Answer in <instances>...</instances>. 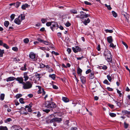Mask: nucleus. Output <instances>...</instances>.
I'll use <instances>...</instances> for the list:
<instances>
[{
	"label": "nucleus",
	"instance_id": "nucleus-63",
	"mask_svg": "<svg viewBox=\"0 0 130 130\" xmlns=\"http://www.w3.org/2000/svg\"><path fill=\"white\" fill-rule=\"evenodd\" d=\"M97 49L98 51H100L101 49L100 48V44H98V46L97 47Z\"/></svg>",
	"mask_w": 130,
	"mask_h": 130
},
{
	"label": "nucleus",
	"instance_id": "nucleus-17",
	"mask_svg": "<svg viewBox=\"0 0 130 130\" xmlns=\"http://www.w3.org/2000/svg\"><path fill=\"white\" fill-rule=\"evenodd\" d=\"M29 7V5H28L27 4H25L22 6L21 8L22 9L25 10L26 9V8H28Z\"/></svg>",
	"mask_w": 130,
	"mask_h": 130
},
{
	"label": "nucleus",
	"instance_id": "nucleus-53",
	"mask_svg": "<svg viewBox=\"0 0 130 130\" xmlns=\"http://www.w3.org/2000/svg\"><path fill=\"white\" fill-rule=\"evenodd\" d=\"M113 16H117V13L114 11H112V12Z\"/></svg>",
	"mask_w": 130,
	"mask_h": 130
},
{
	"label": "nucleus",
	"instance_id": "nucleus-35",
	"mask_svg": "<svg viewBox=\"0 0 130 130\" xmlns=\"http://www.w3.org/2000/svg\"><path fill=\"white\" fill-rule=\"evenodd\" d=\"M53 21L48 22L46 23V25L47 26H49L51 25Z\"/></svg>",
	"mask_w": 130,
	"mask_h": 130
},
{
	"label": "nucleus",
	"instance_id": "nucleus-36",
	"mask_svg": "<svg viewBox=\"0 0 130 130\" xmlns=\"http://www.w3.org/2000/svg\"><path fill=\"white\" fill-rule=\"evenodd\" d=\"M105 31L106 33L109 32L110 33H112L113 32V31L112 30H109L108 29H106L105 30Z\"/></svg>",
	"mask_w": 130,
	"mask_h": 130
},
{
	"label": "nucleus",
	"instance_id": "nucleus-56",
	"mask_svg": "<svg viewBox=\"0 0 130 130\" xmlns=\"http://www.w3.org/2000/svg\"><path fill=\"white\" fill-rule=\"evenodd\" d=\"M71 130H77V128L76 127H72L71 128Z\"/></svg>",
	"mask_w": 130,
	"mask_h": 130
},
{
	"label": "nucleus",
	"instance_id": "nucleus-25",
	"mask_svg": "<svg viewBox=\"0 0 130 130\" xmlns=\"http://www.w3.org/2000/svg\"><path fill=\"white\" fill-rule=\"evenodd\" d=\"M5 96L4 94H1L0 96V99L2 101L4 99Z\"/></svg>",
	"mask_w": 130,
	"mask_h": 130
},
{
	"label": "nucleus",
	"instance_id": "nucleus-51",
	"mask_svg": "<svg viewBox=\"0 0 130 130\" xmlns=\"http://www.w3.org/2000/svg\"><path fill=\"white\" fill-rule=\"evenodd\" d=\"M47 19H42L41 21L42 23H44L46 21Z\"/></svg>",
	"mask_w": 130,
	"mask_h": 130
},
{
	"label": "nucleus",
	"instance_id": "nucleus-62",
	"mask_svg": "<svg viewBox=\"0 0 130 130\" xmlns=\"http://www.w3.org/2000/svg\"><path fill=\"white\" fill-rule=\"evenodd\" d=\"M91 70L90 69H88L87 71H86V73L87 74L89 73L90 72H91Z\"/></svg>",
	"mask_w": 130,
	"mask_h": 130
},
{
	"label": "nucleus",
	"instance_id": "nucleus-50",
	"mask_svg": "<svg viewBox=\"0 0 130 130\" xmlns=\"http://www.w3.org/2000/svg\"><path fill=\"white\" fill-rule=\"evenodd\" d=\"M43 43L46 45H48L50 44L49 42L46 41H44Z\"/></svg>",
	"mask_w": 130,
	"mask_h": 130
},
{
	"label": "nucleus",
	"instance_id": "nucleus-2",
	"mask_svg": "<svg viewBox=\"0 0 130 130\" xmlns=\"http://www.w3.org/2000/svg\"><path fill=\"white\" fill-rule=\"evenodd\" d=\"M104 55L107 61L108 62L112 63V56L110 51L107 50H106L104 52Z\"/></svg>",
	"mask_w": 130,
	"mask_h": 130
},
{
	"label": "nucleus",
	"instance_id": "nucleus-18",
	"mask_svg": "<svg viewBox=\"0 0 130 130\" xmlns=\"http://www.w3.org/2000/svg\"><path fill=\"white\" fill-rule=\"evenodd\" d=\"M15 78L14 77H10L7 78L6 81L7 82H8L9 81L13 80L15 79Z\"/></svg>",
	"mask_w": 130,
	"mask_h": 130
},
{
	"label": "nucleus",
	"instance_id": "nucleus-42",
	"mask_svg": "<svg viewBox=\"0 0 130 130\" xmlns=\"http://www.w3.org/2000/svg\"><path fill=\"white\" fill-rule=\"evenodd\" d=\"M101 68L104 70H106L107 68V66L106 65H103L101 67Z\"/></svg>",
	"mask_w": 130,
	"mask_h": 130
},
{
	"label": "nucleus",
	"instance_id": "nucleus-26",
	"mask_svg": "<svg viewBox=\"0 0 130 130\" xmlns=\"http://www.w3.org/2000/svg\"><path fill=\"white\" fill-rule=\"evenodd\" d=\"M21 3V2H17L16 3H15V4L14 6L17 8H18Z\"/></svg>",
	"mask_w": 130,
	"mask_h": 130
},
{
	"label": "nucleus",
	"instance_id": "nucleus-19",
	"mask_svg": "<svg viewBox=\"0 0 130 130\" xmlns=\"http://www.w3.org/2000/svg\"><path fill=\"white\" fill-rule=\"evenodd\" d=\"M56 76V75L54 74H50L49 75V77H50L53 80H54L55 79Z\"/></svg>",
	"mask_w": 130,
	"mask_h": 130
},
{
	"label": "nucleus",
	"instance_id": "nucleus-55",
	"mask_svg": "<svg viewBox=\"0 0 130 130\" xmlns=\"http://www.w3.org/2000/svg\"><path fill=\"white\" fill-rule=\"evenodd\" d=\"M37 40L39 41V42H41V43H43V42L44 40H43L41 39L40 38H38L37 39Z\"/></svg>",
	"mask_w": 130,
	"mask_h": 130
},
{
	"label": "nucleus",
	"instance_id": "nucleus-23",
	"mask_svg": "<svg viewBox=\"0 0 130 130\" xmlns=\"http://www.w3.org/2000/svg\"><path fill=\"white\" fill-rule=\"evenodd\" d=\"M62 120V119L61 118H55V122H57L58 123H59Z\"/></svg>",
	"mask_w": 130,
	"mask_h": 130
},
{
	"label": "nucleus",
	"instance_id": "nucleus-41",
	"mask_svg": "<svg viewBox=\"0 0 130 130\" xmlns=\"http://www.w3.org/2000/svg\"><path fill=\"white\" fill-rule=\"evenodd\" d=\"M3 46L4 47H5L7 49H8L9 48V46L6 43H4Z\"/></svg>",
	"mask_w": 130,
	"mask_h": 130
},
{
	"label": "nucleus",
	"instance_id": "nucleus-38",
	"mask_svg": "<svg viewBox=\"0 0 130 130\" xmlns=\"http://www.w3.org/2000/svg\"><path fill=\"white\" fill-rule=\"evenodd\" d=\"M71 25V23H70L68 21H67L66 24H65V25L67 27H69Z\"/></svg>",
	"mask_w": 130,
	"mask_h": 130
},
{
	"label": "nucleus",
	"instance_id": "nucleus-10",
	"mask_svg": "<svg viewBox=\"0 0 130 130\" xmlns=\"http://www.w3.org/2000/svg\"><path fill=\"white\" fill-rule=\"evenodd\" d=\"M36 56L35 54L32 52H30L29 55V57L32 59H35L36 57Z\"/></svg>",
	"mask_w": 130,
	"mask_h": 130
},
{
	"label": "nucleus",
	"instance_id": "nucleus-52",
	"mask_svg": "<svg viewBox=\"0 0 130 130\" xmlns=\"http://www.w3.org/2000/svg\"><path fill=\"white\" fill-rule=\"evenodd\" d=\"M12 50L15 51H17L18 50V48L16 47H13L12 48Z\"/></svg>",
	"mask_w": 130,
	"mask_h": 130
},
{
	"label": "nucleus",
	"instance_id": "nucleus-15",
	"mask_svg": "<svg viewBox=\"0 0 130 130\" xmlns=\"http://www.w3.org/2000/svg\"><path fill=\"white\" fill-rule=\"evenodd\" d=\"M94 73L93 72L91 73L88 76L89 79H92L94 78Z\"/></svg>",
	"mask_w": 130,
	"mask_h": 130
},
{
	"label": "nucleus",
	"instance_id": "nucleus-64",
	"mask_svg": "<svg viewBox=\"0 0 130 130\" xmlns=\"http://www.w3.org/2000/svg\"><path fill=\"white\" fill-rule=\"evenodd\" d=\"M67 51L68 52L69 54L71 52V51L70 48H68L67 49Z\"/></svg>",
	"mask_w": 130,
	"mask_h": 130
},
{
	"label": "nucleus",
	"instance_id": "nucleus-21",
	"mask_svg": "<svg viewBox=\"0 0 130 130\" xmlns=\"http://www.w3.org/2000/svg\"><path fill=\"white\" fill-rule=\"evenodd\" d=\"M62 100L65 103H67L69 101V99L66 97H62Z\"/></svg>",
	"mask_w": 130,
	"mask_h": 130
},
{
	"label": "nucleus",
	"instance_id": "nucleus-45",
	"mask_svg": "<svg viewBox=\"0 0 130 130\" xmlns=\"http://www.w3.org/2000/svg\"><path fill=\"white\" fill-rule=\"evenodd\" d=\"M117 92L119 94V96L120 97H121L122 95V94L121 93V91L119 90L118 89H117Z\"/></svg>",
	"mask_w": 130,
	"mask_h": 130
},
{
	"label": "nucleus",
	"instance_id": "nucleus-5",
	"mask_svg": "<svg viewBox=\"0 0 130 130\" xmlns=\"http://www.w3.org/2000/svg\"><path fill=\"white\" fill-rule=\"evenodd\" d=\"M25 17H18V18L15 19L14 20V22L16 24L19 25L21 23L22 20L25 19Z\"/></svg>",
	"mask_w": 130,
	"mask_h": 130
},
{
	"label": "nucleus",
	"instance_id": "nucleus-33",
	"mask_svg": "<svg viewBox=\"0 0 130 130\" xmlns=\"http://www.w3.org/2000/svg\"><path fill=\"white\" fill-rule=\"evenodd\" d=\"M9 24V22L7 21H6L4 23V25L7 27Z\"/></svg>",
	"mask_w": 130,
	"mask_h": 130
},
{
	"label": "nucleus",
	"instance_id": "nucleus-39",
	"mask_svg": "<svg viewBox=\"0 0 130 130\" xmlns=\"http://www.w3.org/2000/svg\"><path fill=\"white\" fill-rule=\"evenodd\" d=\"M19 101L21 104L24 103V99L23 98H21L19 99Z\"/></svg>",
	"mask_w": 130,
	"mask_h": 130
},
{
	"label": "nucleus",
	"instance_id": "nucleus-57",
	"mask_svg": "<svg viewBox=\"0 0 130 130\" xmlns=\"http://www.w3.org/2000/svg\"><path fill=\"white\" fill-rule=\"evenodd\" d=\"M122 43L126 47V48L127 49L128 47V46L127 44L123 41H122Z\"/></svg>",
	"mask_w": 130,
	"mask_h": 130
},
{
	"label": "nucleus",
	"instance_id": "nucleus-7",
	"mask_svg": "<svg viewBox=\"0 0 130 130\" xmlns=\"http://www.w3.org/2000/svg\"><path fill=\"white\" fill-rule=\"evenodd\" d=\"M72 49L73 52L75 53L80 52V48L78 46H76L75 47H72Z\"/></svg>",
	"mask_w": 130,
	"mask_h": 130
},
{
	"label": "nucleus",
	"instance_id": "nucleus-34",
	"mask_svg": "<svg viewBox=\"0 0 130 130\" xmlns=\"http://www.w3.org/2000/svg\"><path fill=\"white\" fill-rule=\"evenodd\" d=\"M24 42L25 43H28L29 40V39L27 38L24 39L23 40Z\"/></svg>",
	"mask_w": 130,
	"mask_h": 130
},
{
	"label": "nucleus",
	"instance_id": "nucleus-44",
	"mask_svg": "<svg viewBox=\"0 0 130 130\" xmlns=\"http://www.w3.org/2000/svg\"><path fill=\"white\" fill-rule=\"evenodd\" d=\"M71 12L72 13L74 14H76L77 13V11L75 10H71Z\"/></svg>",
	"mask_w": 130,
	"mask_h": 130
},
{
	"label": "nucleus",
	"instance_id": "nucleus-61",
	"mask_svg": "<svg viewBox=\"0 0 130 130\" xmlns=\"http://www.w3.org/2000/svg\"><path fill=\"white\" fill-rule=\"evenodd\" d=\"M54 122H55V118H53L50 120V123H52Z\"/></svg>",
	"mask_w": 130,
	"mask_h": 130
},
{
	"label": "nucleus",
	"instance_id": "nucleus-9",
	"mask_svg": "<svg viewBox=\"0 0 130 130\" xmlns=\"http://www.w3.org/2000/svg\"><path fill=\"white\" fill-rule=\"evenodd\" d=\"M15 79L18 81L20 83L22 84H23V83L24 82H23V79L22 77H17V78H15Z\"/></svg>",
	"mask_w": 130,
	"mask_h": 130
},
{
	"label": "nucleus",
	"instance_id": "nucleus-54",
	"mask_svg": "<svg viewBox=\"0 0 130 130\" xmlns=\"http://www.w3.org/2000/svg\"><path fill=\"white\" fill-rule=\"evenodd\" d=\"M85 4L87 5H91V3L87 1H85L84 2Z\"/></svg>",
	"mask_w": 130,
	"mask_h": 130
},
{
	"label": "nucleus",
	"instance_id": "nucleus-58",
	"mask_svg": "<svg viewBox=\"0 0 130 130\" xmlns=\"http://www.w3.org/2000/svg\"><path fill=\"white\" fill-rule=\"evenodd\" d=\"M52 54H55L56 55H59V53L57 52H56L54 51H52Z\"/></svg>",
	"mask_w": 130,
	"mask_h": 130
},
{
	"label": "nucleus",
	"instance_id": "nucleus-13",
	"mask_svg": "<svg viewBox=\"0 0 130 130\" xmlns=\"http://www.w3.org/2000/svg\"><path fill=\"white\" fill-rule=\"evenodd\" d=\"M12 127L14 129V130H22V129L20 126L15 125L13 126Z\"/></svg>",
	"mask_w": 130,
	"mask_h": 130
},
{
	"label": "nucleus",
	"instance_id": "nucleus-14",
	"mask_svg": "<svg viewBox=\"0 0 130 130\" xmlns=\"http://www.w3.org/2000/svg\"><path fill=\"white\" fill-rule=\"evenodd\" d=\"M115 102L116 103L117 106L120 107L122 105L123 102V100H120V102H118L116 101H115Z\"/></svg>",
	"mask_w": 130,
	"mask_h": 130
},
{
	"label": "nucleus",
	"instance_id": "nucleus-40",
	"mask_svg": "<svg viewBox=\"0 0 130 130\" xmlns=\"http://www.w3.org/2000/svg\"><path fill=\"white\" fill-rule=\"evenodd\" d=\"M22 95L20 94H17L16 95V98L17 99H18L20 97H21Z\"/></svg>",
	"mask_w": 130,
	"mask_h": 130
},
{
	"label": "nucleus",
	"instance_id": "nucleus-47",
	"mask_svg": "<svg viewBox=\"0 0 130 130\" xmlns=\"http://www.w3.org/2000/svg\"><path fill=\"white\" fill-rule=\"evenodd\" d=\"M108 105L112 109L114 108V106L113 105L111 104H108Z\"/></svg>",
	"mask_w": 130,
	"mask_h": 130
},
{
	"label": "nucleus",
	"instance_id": "nucleus-27",
	"mask_svg": "<svg viewBox=\"0 0 130 130\" xmlns=\"http://www.w3.org/2000/svg\"><path fill=\"white\" fill-rule=\"evenodd\" d=\"M109 115L110 116L112 117H115L116 116V114L113 113H109Z\"/></svg>",
	"mask_w": 130,
	"mask_h": 130
},
{
	"label": "nucleus",
	"instance_id": "nucleus-31",
	"mask_svg": "<svg viewBox=\"0 0 130 130\" xmlns=\"http://www.w3.org/2000/svg\"><path fill=\"white\" fill-rule=\"evenodd\" d=\"M26 66H27V65H26V64H25L24 65V67H22L21 68L22 70L23 71H25V70H26V69H27V68H26Z\"/></svg>",
	"mask_w": 130,
	"mask_h": 130
},
{
	"label": "nucleus",
	"instance_id": "nucleus-16",
	"mask_svg": "<svg viewBox=\"0 0 130 130\" xmlns=\"http://www.w3.org/2000/svg\"><path fill=\"white\" fill-rule=\"evenodd\" d=\"M36 87H38L39 89V90L37 91L38 93V94L41 93L42 91V89L41 87L39 86H36Z\"/></svg>",
	"mask_w": 130,
	"mask_h": 130
},
{
	"label": "nucleus",
	"instance_id": "nucleus-30",
	"mask_svg": "<svg viewBox=\"0 0 130 130\" xmlns=\"http://www.w3.org/2000/svg\"><path fill=\"white\" fill-rule=\"evenodd\" d=\"M4 53V51L3 50H1L0 49V57H2L3 56V54Z\"/></svg>",
	"mask_w": 130,
	"mask_h": 130
},
{
	"label": "nucleus",
	"instance_id": "nucleus-43",
	"mask_svg": "<svg viewBox=\"0 0 130 130\" xmlns=\"http://www.w3.org/2000/svg\"><path fill=\"white\" fill-rule=\"evenodd\" d=\"M107 77L109 81L110 82L111 80V78L110 76L108 75H107Z\"/></svg>",
	"mask_w": 130,
	"mask_h": 130
},
{
	"label": "nucleus",
	"instance_id": "nucleus-28",
	"mask_svg": "<svg viewBox=\"0 0 130 130\" xmlns=\"http://www.w3.org/2000/svg\"><path fill=\"white\" fill-rule=\"evenodd\" d=\"M12 120L11 118H9L5 120V123H8V122L11 121Z\"/></svg>",
	"mask_w": 130,
	"mask_h": 130
},
{
	"label": "nucleus",
	"instance_id": "nucleus-6",
	"mask_svg": "<svg viewBox=\"0 0 130 130\" xmlns=\"http://www.w3.org/2000/svg\"><path fill=\"white\" fill-rule=\"evenodd\" d=\"M56 27H58V25L57 23L55 22H53L52 24H51V26L50 27V28L52 31H54L53 28H55Z\"/></svg>",
	"mask_w": 130,
	"mask_h": 130
},
{
	"label": "nucleus",
	"instance_id": "nucleus-24",
	"mask_svg": "<svg viewBox=\"0 0 130 130\" xmlns=\"http://www.w3.org/2000/svg\"><path fill=\"white\" fill-rule=\"evenodd\" d=\"M80 13L81 14V15H80V16H89V15L88 14H86L85 13H84V12L82 11L80 12Z\"/></svg>",
	"mask_w": 130,
	"mask_h": 130
},
{
	"label": "nucleus",
	"instance_id": "nucleus-1",
	"mask_svg": "<svg viewBox=\"0 0 130 130\" xmlns=\"http://www.w3.org/2000/svg\"><path fill=\"white\" fill-rule=\"evenodd\" d=\"M52 98H51L49 101H46L44 104V107L46 108H54L56 106V104L52 102Z\"/></svg>",
	"mask_w": 130,
	"mask_h": 130
},
{
	"label": "nucleus",
	"instance_id": "nucleus-32",
	"mask_svg": "<svg viewBox=\"0 0 130 130\" xmlns=\"http://www.w3.org/2000/svg\"><path fill=\"white\" fill-rule=\"evenodd\" d=\"M110 44L109 45V46L110 47H112L113 48H116V45H114L112 43V42L111 43H110Z\"/></svg>",
	"mask_w": 130,
	"mask_h": 130
},
{
	"label": "nucleus",
	"instance_id": "nucleus-37",
	"mask_svg": "<svg viewBox=\"0 0 130 130\" xmlns=\"http://www.w3.org/2000/svg\"><path fill=\"white\" fill-rule=\"evenodd\" d=\"M122 112L123 113H124L125 114H128L129 111H128L127 110H125L122 111Z\"/></svg>",
	"mask_w": 130,
	"mask_h": 130
},
{
	"label": "nucleus",
	"instance_id": "nucleus-29",
	"mask_svg": "<svg viewBox=\"0 0 130 130\" xmlns=\"http://www.w3.org/2000/svg\"><path fill=\"white\" fill-rule=\"evenodd\" d=\"M35 76L37 78H39L38 80H39L40 78L41 77V74H38L37 72L36 73Z\"/></svg>",
	"mask_w": 130,
	"mask_h": 130
},
{
	"label": "nucleus",
	"instance_id": "nucleus-3",
	"mask_svg": "<svg viewBox=\"0 0 130 130\" xmlns=\"http://www.w3.org/2000/svg\"><path fill=\"white\" fill-rule=\"evenodd\" d=\"M23 88L24 89H28L32 87V83L29 81H27L23 83Z\"/></svg>",
	"mask_w": 130,
	"mask_h": 130
},
{
	"label": "nucleus",
	"instance_id": "nucleus-22",
	"mask_svg": "<svg viewBox=\"0 0 130 130\" xmlns=\"http://www.w3.org/2000/svg\"><path fill=\"white\" fill-rule=\"evenodd\" d=\"M0 130H8V129L6 126H0Z\"/></svg>",
	"mask_w": 130,
	"mask_h": 130
},
{
	"label": "nucleus",
	"instance_id": "nucleus-4",
	"mask_svg": "<svg viewBox=\"0 0 130 130\" xmlns=\"http://www.w3.org/2000/svg\"><path fill=\"white\" fill-rule=\"evenodd\" d=\"M87 17H80V18L82 19L81 21L85 25H86L87 24L90 22V20L89 18H87Z\"/></svg>",
	"mask_w": 130,
	"mask_h": 130
},
{
	"label": "nucleus",
	"instance_id": "nucleus-8",
	"mask_svg": "<svg viewBox=\"0 0 130 130\" xmlns=\"http://www.w3.org/2000/svg\"><path fill=\"white\" fill-rule=\"evenodd\" d=\"M21 114L22 115H27L28 113L26 109L24 108H23L20 111Z\"/></svg>",
	"mask_w": 130,
	"mask_h": 130
},
{
	"label": "nucleus",
	"instance_id": "nucleus-48",
	"mask_svg": "<svg viewBox=\"0 0 130 130\" xmlns=\"http://www.w3.org/2000/svg\"><path fill=\"white\" fill-rule=\"evenodd\" d=\"M124 127L125 128H127L128 126V125L125 122L124 123Z\"/></svg>",
	"mask_w": 130,
	"mask_h": 130
},
{
	"label": "nucleus",
	"instance_id": "nucleus-60",
	"mask_svg": "<svg viewBox=\"0 0 130 130\" xmlns=\"http://www.w3.org/2000/svg\"><path fill=\"white\" fill-rule=\"evenodd\" d=\"M43 111L47 113H48L50 111V110L48 109H45V110H43Z\"/></svg>",
	"mask_w": 130,
	"mask_h": 130
},
{
	"label": "nucleus",
	"instance_id": "nucleus-12",
	"mask_svg": "<svg viewBox=\"0 0 130 130\" xmlns=\"http://www.w3.org/2000/svg\"><path fill=\"white\" fill-rule=\"evenodd\" d=\"M107 40L108 42L109 43L112 42L113 41V39L111 36H110L107 38Z\"/></svg>",
	"mask_w": 130,
	"mask_h": 130
},
{
	"label": "nucleus",
	"instance_id": "nucleus-49",
	"mask_svg": "<svg viewBox=\"0 0 130 130\" xmlns=\"http://www.w3.org/2000/svg\"><path fill=\"white\" fill-rule=\"evenodd\" d=\"M103 83H104L106 84L107 85L110 84L108 82V81L107 79L105 80L104 81Z\"/></svg>",
	"mask_w": 130,
	"mask_h": 130
},
{
	"label": "nucleus",
	"instance_id": "nucleus-20",
	"mask_svg": "<svg viewBox=\"0 0 130 130\" xmlns=\"http://www.w3.org/2000/svg\"><path fill=\"white\" fill-rule=\"evenodd\" d=\"M82 71L81 69L79 68L77 69V73L79 75L81 76L82 74Z\"/></svg>",
	"mask_w": 130,
	"mask_h": 130
},
{
	"label": "nucleus",
	"instance_id": "nucleus-46",
	"mask_svg": "<svg viewBox=\"0 0 130 130\" xmlns=\"http://www.w3.org/2000/svg\"><path fill=\"white\" fill-rule=\"evenodd\" d=\"M24 81H27L29 78V77L27 76H24Z\"/></svg>",
	"mask_w": 130,
	"mask_h": 130
},
{
	"label": "nucleus",
	"instance_id": "nucleus-11",
	"mask_svg": "<svg viewBox=\"0 0 130 130\" xmlns=\"http://www.w3.org/2000/svg\"><path fill=\"white\" fill-rule=\"evenodd\" d=\"M80 80L83 84H84L86 83V78L85 77L81 76L80 77Z\"/></svg>",
	"mask_w": 130,
	"mask_h": 130
},
{
	"label": "nucleus",
	"instance_id": "nucleus-59",
	"mask_svg": "<svg viewBox=\"0 0 130 130\" xmlns=\"http://www.w3.org/2000/svg\"><path fill=\"white\" fill-rule=\"evenodd\" d=\"M52 86H53V88L54 89H57L58 88V87L55 85L53 84L52 85Z\"/></svg>",
	"mask_w": 130,
	"mask_h": 130
}]
</instances>
